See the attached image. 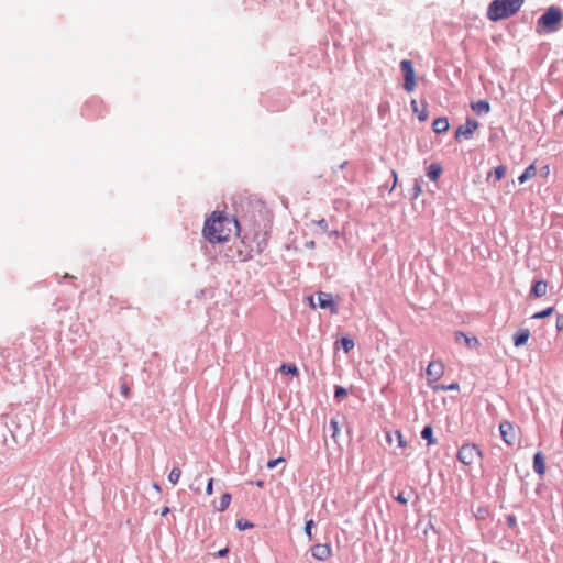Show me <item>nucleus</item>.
Returning a JSON list of instances; mask_svg holds the SVG:
<instances>
[{
  "label": "nucleus",
  "mask_w": 563,
  "mask_h": 563,
  "mask_svg": "<svg viewBox=\"0 0 563 563\" xmlns=\"http://www.w3.org/2000/svg\"><path fill=\"white\" fill-rule=\"evenodd\" d=\"M230 503H231V495H230V494H228V493H227V494H223V495L220 497V500H219V504H218V506H217V509H218L219 511H223V510H225V509L229 507Z\"/></svg>",
  "instance_id": "obj_24"
},
{
  "label": "nucleus",
  "mask_w": 563,
  "mask_h": 563,
  "mask_svg": "<svg viewBox=\"0 0 563 563\" xmlns=\"http://www.w3.org/2000/svg\"><path fill=\"white\" fill-rule=\"evenodd\" d=\"M120 390H121V394L123 397L125 398H129L130 397V387L128 386V384L123 383L120 387Z\"/></svg>",
  "instance_id": "obj_33"
},
{
  "label": "nucleus",
  "mask_w": 563,
  "mask_h": 563,
  "mask_svg": "<svg viewBox=\"0 0 563 563\" xmlns=\"http://www.w3.org/2000/svg\"><path fill=\"white\" fill-rule=\"evenodd\" d=\"M280 463H285V459L284 457H278V459H275V460H271V461L267 462V468L272 470V468L276 467Z\"/></svg>",
  "instance_id": "obj_30"
},
{
  "label": "nucleus",
  "mask_w": 563,
  "mask_h": 563,
  "mask_svg": "<svg viewBox=\"0 0 563 563\" xmlns=\"http://www.w3.org/2000/svg\"><path fill=\"white\" fill-rule=\"evenodd\" d=\"M386 440L389 444H393L394 441L397 442V445L401 449H405L407 446V442L405 441L404 435L399 430H396L394 432L388 431L386 433Z\"/></svg>",
  "instance_id": "obj_15"
},
{
  "label": "nucleus",
  "mask_w": 563,
  "mask_h": 563,
  "mask_svg": "<svg viewBox=\"0 0 563 563\" xmlns=\"http://www.w3.org/2000/svg\"><path fill=\"white\" fill-rule=\"evenodd\" d=\"M554 312V307H548L547 309L536 312L532 319H543L550 317Z\"/></svg>",
  "instance_id": "obj_27"
},
{
  "label": "nucleus",
  "mask_w": 563,
  "mask_h": 563,
  "mask_svg": "<svg viewBox=\"0 0 563 563\" xmlns=\"http://www.w3.org/2000/svg\"><path fill=\"white\" fill-rule=\"evenodd\" d=\"M191 489H192L195 493H200V488H199V487H196V488L191 487Z\"/></svg>",
  "instance_id": "obj_44"
},
{
  "label": "nucleus",
  "mask_w": 563,
  "mask_h": 563,
  "mask_svg": "<svg viewBox=\"0 0 563 563\" xmlns=\"http://www.w3.org/2000/svg\"><path fill=\"white\" fill-rule=\"evenodd\" d=\"M471 108L477 114H484V113H488L490 111V106H489L488 101H486V100H478V101L472 102Z\"/></svg>",
  "instance_id": "obj_18"
},
{
  "label": "nucleus",
  "mask_w": 563,
  "mask_h": 563,
  "mask_svg": "<svg viewBox=\"0 0 563 563\" xmlns=\"http://www.w3.org/2000/svg\"><path fill=\"white\" fill-rule=\"evenodd\" d=\"M411 108L412 111L418 115V119L420 121H426L428 119V110L426 103H422V107L420 109L418 101L413 99L411 100Z\"/></svg>",
  "instance_id": "obj_17"
},
{
  "label": "nucleus",
  "mask_w": 563,
  "mask_h": 563,
  "mask_svg": "<svg viewBox=\"0 0 563 563\" xmlns=\"http://www.w3.org/2000/svg\"><path fill=\"white\" fill-rule=\"evenodd\" d=\"M257 486H258V487H262V486H263V482H261V481H260V482H257Z\"/></svg>",
  "instance_id": "obj_46"
},
{
  "label": "nucleus",
  "mask_w": 563,
  "mask_h": 563,
  "mask_svg": "<svg viewBox=\"0 0 563 563\" xmlns=\"http://www.w3.org/2000/svg\"><path fill=\"white\" fill-rule=\"evenodd\" d=\"M203 236L211 243L225 242L233 232H239V222L222 212L214 211L203 225Z\"/></svg>",
  "instance_id": "obj_1"
},
{
  "label": "nucleus",
  "mask_w": 563,
  "mask_h": 563,
  "mask_svg": "<svg viewBox=\"0 0 563 563\" xmlns=\"http://www.w3.org/2000/svg\"><path fill=\"white\" fill-rule=\"evenodd\" d=\"M441 174H442L441 165L431 164L429 166L427 175L431 180L437 181L439 179V177L441 176Z\"/></svg>",
  "instance_id": "obj_21"
},
{
  "label": "nucleus",
  "mask_w": 563,
  "mask_h": 563,
  "mask_svg": "<svg viewBox=\"0 0 563 563\" xmlns=\"http://www.w3.org/2000/svg\"><path fill=\"white\" fill-rule=\"evenodd\" d=\"M313 525H314L313 520H309L306 522V526H305V532L307 533V536L309 537L310 540L312 539L311 529H312Z\"/></svg>",
  "instance_id": "obj_32"
},
{
  "label": "nucleus",
  "mask_w": 563,
  "mask_h": 563,
  "mask_svg": "<svg viewBox=\"0 0 563 563\" xmlns=\"http://www.w3.org/2000/svg\"><path fill=\"white\" fill-rule=\"evenodd\" d=\"M507 520H508V523H509L510 526H515V525H516V519H515V517L509 516V517L507 518Z\"/></svg>",
  "instance_id": "obj_40"
},
{
  "label": "nucleus",
  "mask_w": 563,
  "mask_h": 563,
  "mask_svg": "<svg viewBox=\"0 0 563 563\" xmlns=\"http://www.w3.org/2000/svg\"><path fill=\"white\" fill-rule=\"evenodd\" d=\"M444 364L441 361H432L427 367V376L429 386H435L434 384L443 376Z\"/></svg>",
  "instance_id": "obj_7"
},
{
  "label": "nucleus",
  "mask_w": 563,
  "mask_h": 563,
  "mask_svg": "<svg viewBox=\"0 0 563 563\" xmlns=\"http://www.w3.org/2000/svg\"><path fill=\"white\" fill-rule=\"evenodd\" d=\"M393 178H394V187H395L397 184V178H398L397 173L395 170H393Z\"/></svg>",
  "instance_id": "obj_42"
},
{
  "label": "nucleus",
  "mask_w": 563,
  "mask_h": 563,
  "mask_svg": "<svg viewBox=\"0 0 563 563\" xmlns=\"http://www.w3.org/2000/svg\"><path fill=\"white\" fill-rule=\"evenodd\" d=\"M556 329H558V331L563 330V316H559L556 318Z\"/></svg>",
  "instance_id": "obj_37"
},
{
  "label": "nucleus",
  "mask_w": 563,
  "mask_h": 563,
  "mask_svg": "<svg viewBox=\"0 0 563 563\" xmlns=\"http://www.w3.org/2000/svg\"><path fill=\"white\" fill-rule=\"evenodd\" d=\"M478 129V122L473 119H467L466 122L457 128L455 131V140H468L473 136L474 132Z\"/></svg>",
  "instance_id": "obj_6"
},
{
  "label": "nucleus",
  "mask_w": 563,
  "mask_h": 563,
  "mask_svg": "<svg viewBox=\"0 0 563 563\" xmlns=\"http://www.w3.org/2000/svg\"><path fill=\"white\" fill-rule=\"evenodd\" d=\"M525 0H494L487 9V18L490 21H499L516 14Z\"/></svg>",
  "instance_id": "obj_2"
},
{
  "label": "nucleus",
  "mask_w": 563,
  "mask_h": 563,
  "mask_svg": "<svg viewBox=\"0 0 563 563\" xmlns=\"http://www.w3.org/2000/svg\"><path fill=\"white\" fill-rule=\"evenodd\" d=\"M499 431L503 441L508 445H514L517 441V432L511 422L504 420L499 423Z\"/></svg>",
  "instance_id": "obj_8"
},
{
  "label": "nucleus",
  "mask_w": 563,
  "mask_h": 563,
  "mask_svg": "<svg viewBox=\"0 0 563 563\" xmlns=\"http://www.w3.org/2000/svg\"><path fill=\"white\" fill-rule=\"evenodd\" d=\"M507 168L505 165H499L495 167L493 170H490L487 175V179L494 178V181H499L503 179L506 175Z\"/></svg>",
  "instance_id": "obj_19"
},
{
  "label": "nucleus",
  "mask_w": 563,
  "mask_h": 563,
  "mask_svg": "<svg viewBox=\"0 0 563 563\" xmlns=\"http://www.w3.org/2000/svg\"><path fill=\"white\" fill-rule=\"evenodd\" d=\"M479 457H482V451L475 444H464L457 452V459L464 465H471Z\"/></svg>",
  "instance_id": "obj_4"
},
{
  "label": "nucleus",
  "mask_w": 563,
  "mask_h": 563,
  "mask_svg": "<svg viewBox=\"0 0 563 563\" xmlns=\"http://www.w3.org/2000/svg\"><path fill=\"white\" fill-rule=\"evenodd\" d=\"M562 20L561 10L551 7L538 20V25L543 26L548 31H554Z\"/></svg>",
  "instance_id": "obj_3"
},
{
  "label": "nucleus",
  "mask_w": 563,
  "mask_h": 563,
  "mask_svg": "<svg viewBox=\"0 0 563 563\" xmlns=\"http://www.w3.org/2000/svg\"><path fill=\"white\" fill-rule=\"evenodd\" d=\"M206 494L208 496L212 495L213 494V478H210L207 483V486H206Z\"/></svg>",
  "instance_id": "obj_35"
},
{
  "label": "nucleus",
  "mask_w": 563,
  "mask_h": 563,
  "mask_svg": "<svg viewBox=\"0 0 563 563\" xmlns=\"http://www.w3.org/2000/svg\"><path fill=\"white\" fill-rule=\"evenodd\" d=\"M454 340L455 342L464 341L465 345L470 349L477 347L479 345V341L475 336H467L462 331H456L454 333Z\"/></svg>",
  "instance_id": "obj_11"
},
{
  "label": "nucleus",
  "mask_w": 563,
  "mask_h": 563,
  "mask_svg": "<svg viewBox=\"0 0 563 563\" xmlns=\"http://www.w3.org/2000/svg\"><path fill=\"white\" fill-rule=\"evenodd\" d=\"M153 487H154L156 490H161V487H159V485H157V484H154V485H153Z\"/></svg>",
  "instance_id": "obj_45"
},
{
  "label": "nucleus",
  "mask_w": 563,
  "mask_h": 563,
  "mask_svg": "<svg viewBox=\"0 0 563 563\" xmlns=\"http://www.w3.org/2000/svg\"><path fill=\"white\" fill-rule=\"evenodd\" d=\"M542 173H543V176H548L550 174V167L549 165H545L543 168H542Z\"/></svg>",
  "instance_id": "obj_39"
},
{
  "label": "nucleus",
  "mask_w": 563,
  "mask_h": 563,
  "mask_svg": "<svg viewBox=\"0 0 563 563\" xmlns=\"http://www.w3.org/2000/svg\"><path fill=\"white\" fill-rule=\"evenodd\" d=\"M422 439L428 441V444L435 443V440L433 438V429L431 426H426L423 430L421 431Z\"/></svg>",
  "instance_id": "obj_23"
},
{
  "label": "nucleus",
  "mask_w": 563,
  "mask_h": 563,
  "mask_svg": "<svg viewBox=\"0 0 563 563\" xmlns=\"http://www.w3.org/2000/svg\"><path fill=\"white\" fill-rule=\"evenodd\" d=\"M329 428H330V432H331V438L336 441L338 439V434L340 433V420L338 417H334L330 420V424H329Z\"/></svg>",
  "instance_id": "obj_22"
},
{
  "label": "nucleus",
  "mask_w": 563,
  "mask_h": 563,
  "mask_svg": "<svg viewBox=\"0 0 563 563\" xmlns=\"http://www.w3.org/2000/svg\"><path fill=\"white\" fill-rule=\"evenodd\" d=\"M228 553H229V549H228V548H224V549L219 550V551L216 553V555H217V556L222 558V556H225Z\"/></svg>",
  "instance_id": "obj_38"
},
{
  "label": "nucleus",
  "mask_w": 563,
  "mask_h": 563,
  "mask_svg": "<svg viewBox=\"0 0 563 563\" xmlns=\"http://www.w3.org/2000/svg\"><path fill=\"white\" fill-rule=\"evenodd\" d=\"M432 389L434 391H439V390H443V391H448V390H459L460 389V386L457 383H453L451 385H437V386H432Z\"/></svg>",
  "instance_id": "obj_26"
},
{
  "label": "nucleus",
  "mask_w": 563,
  "mask_h": 563,
  "mask_svg": "<svg viewBox=\"0 0 563 563\" xmlns=\"http://www.w3.org/2000/svg\"><path fill=\"white\" fill-rule=\"evenodd\" d=\"M169 511H170V510H169V508L166 506V507H164V508L162 509L161 515H162V516H166Z\"/></svg>",
  "instance_id": "obj_41"
},
{
  "label": "nucleus",
  "mask_w": 563,
  "mask_h": 563,
  "mask_svg": "<svg viewBox=\"0 0 563 563\" xmlns=\"http://www.w3.org/2000/svg\"><path fill=\"white\" fill-rule=\"evenodd\" d=\"M324 222H325L324 220H321V221H320V227H323V223H324Z\"/></svg>",
  "instance_id": "obj_48"
},
{
  "label": "nucleus",
  "mask_w": 563,
  "mask_h": 563,
  "mask_svg": "<svg viewBox=\"0 0 563 563\" xmlns=\"http://www.w3.org/2000/svg\"><path fill=\"white\" fill-rule=\"evenodd\" d=\"M400 68L404 75V88L410 92L416 88V75L412 67V63L409 59H404L400 63Z\"/></svg>",
  "instance_id": "obj_5"
},
{
  "label": "nucleus",
  "mask_w": 563,
  "mask_h": 563,
  "mask_svg": "<svg viewBox=\"0 0 563 563\" xmlns=\"http://www.w3.org/2000/svg\"><path fill=\"white\" fill-rule=\"evenodd\" d=\"M308 299H309V303H310V306H311L312 308H314V307H316V305H314V302H313V297H312V296H310Z\"/></svg>",
  "instance_id": "obj_43"
},
{
  "label": "nucleus",
  "mask_w": 563,
  "mask_h": 563,
  "mask_svg": "<svg viewBox=\"0 0 563 563\" xmlns=\"http://www.w3.org/2000/svg\"><path fill=\"white\" fill-rule=\"evenodd\" d=\"M319 307L322 309H329L332 314L338 313V305L333 300L332 294L319 291L318 292Z\"/></svg>",
  "instance_id": "obj_9"
},
{
  "label": "nucleus",
  "mask_w": 563,
  "mask_h": 563,
  "mask_svg": "<svg viewBox=\"0 0 563 563\" xmlns=\"http://www.w3.org/2000/svg\"><path fill=\"white\" fill-rule=\"evenodd\" d=\"M324 222H325L324 220H321V221H320V227H323V223H324Z\"/></svg>",
  "instance_id": "obj_47"
},
{
  "label": "nucleus",
  "mask_w": 563,
  "mask_h": 563,
  "mask_svg": "<svg viewBox=\"0 0 563 563\" xmlns=\"http://www.w3.org/2000/svg\"><path fill=\"white\" fill-rule=\"evenodd\" d=\"M533 470L534 472L543 476L545 474V459L542 452H537L533 456Z\"/></svg>",
  "instance_id": "obj_14"
},
{
  "label": "nucleus",
  "mask_w": 563,
  "mask_h": 563,
  "mask_svg": "<svg viewBox=\"0 0 563 563\" xmlns=\"http://www.w3.org/2000/svg\"><path fill=\"white\" fill-rule=\"evenodd\" d=\"M311 553L317 560L324 561L331 555V548L328 544H316L312 547Z\"/></svg>",
  "instance_id": "obj_10"
},
{
  "label": "nucleus",
  "mask_w": 563,
  "mask_h": 563,
  "mask_svg": "<svg viewBox=\"0 0 563 563\" xmlns=\"http://www.w3.org/2000/svg\"><path fill=\"white\" fill-rule=\"evenodd\" d=\"M181 476V470L179 467H173L168 474V481L176 485Z\"/></svg>",
  "instance_id": "obj_25"
},
{
  "label": "nucleus",
  "mask_w": 563,
  "mask_h": 563,
  "mask_svg": "<svg viewBox=\"0 0 563 563\" xmlns=\"http://www.w3.org/2000/svg\"><path fill=\"white\" fill-rule=\"evenodd\" d=\"M279 371L286 374L298 375V368L295 364H283Z\"/></svg>",
  "instance_id": "obj_28"
},
{
  "label": "nucleus",
  "mask_w": 563,
  "mask_h": 563,
  "mask_svg": "<svg viewBox=\"0 0 563 563\" xmlns=\"http://www.w3.org/2000/svg\"><path fill=\"white\" fill-rule=\"evenodd\" d=\"M561 114H563V109H562V111H561Z\"/></svg>",
  "instance_id": "obj_49"
},
{
  "label": "nucleus",
  "mask_w": 563,
  "mask_h": 563,
  "mask_svg": "<svg viewBox=\"0 0 563 563\" xmlns=\"http://www.w3.org/2000/svg\"><path fill=\"white\" fill-rule=\"evenodd\" d=\"M537 175V167L536 164L529 165L525 172L519 176L518 180L520 184L526 183L529 179H532Z\"/></svg>",
  "instance_id": "obj_20"
},
{
  "label": "nucleus",
  "mask_w": 563,
  "mask_h": 563,
  "mask_svg": "<svg viewBox=\"0 0 563 563\" xmlns=\"http://www.w3.org/2000/svg\"><path fill=\"white\" fill-rule=\"evenodd\" d=\"M236 526H238V528H239L240 530H245V529H247V528L253 527V525H252V523H250V522H247V521H244V522H243L242 520H239V521H238V523H236Z\"/></svg>",
  "instance_id": "obj_36"
},
{
  "label": "nucleus",
  "mask_w": 563,
  "mask_h": 563,
  "mask_svg": "<svg viewBox=\"0 0 563 563\" xmlns=\"http://www.w3.org/2000/svg\"><path fill=\"white\" fill-rule=\"evenodd\" d=\"M529 338H530V330L529 329H520L512 336L514 345L516 347H520L528 342Z\"/></svg>",
  "instance_id": "obj_13"
},
{
  "label": "nucleus",
  "mask_w": 563,
  "mask_h": 563,
  "mask_svg": "<svg viewBox=\"0 0 563 563\" xmlns=\"http://www.w3.org/2000/svg\"><path fill=\"white\" fill-rule=\"evenodd\" d=\"M548 291V283L544 280H538L532 285L530 290V297L532 298H541L547 295Z\"/></svg>",
  "instance_id": "obj_12"
},
{
  "label": "nucleus",
  "mask_w": 563,
  "mask_h": 563,
  "mask_svg": "<svg viewBox=\"0 0 563 563\" xmlns=\"http://www.w3.org/2000/svg\"><path fill=\"white\" fill-rule=\"evenodd\" d=\"M450 124L446 118H437L432 123V129L435 133L441 134L449 130Z\"/></svg>",
  "instance_id": "obj_16"
},
{
  "label": "nucleus",
  "mask_w": 563,
  "mask_h": 563,
  "mask_svg": "<svg viewBox=\"0 0 563 563\" xmlns=\"http://www.w3.org/2000/svg\"><path fill=\"white\" fill-rule=\"evenodd\" d=\"M395 499H396L398 503L402 504V505H407V504H408V501H409V498H407V497L405 496V494H404V493H399V494L395 497Z\"/></svg>",
  "instance_id": "obj_34"
},
{
  "label": "nucleus",
  "mask_w": 563,
  "mask_h": 563,
  "mask_svg": "<svg viewBox=\"0 0 563 563\" xmlns=\"http://www.w3.org/2000/svg\"><path fill=\"white\" fill-rule=\"evenodd\" d=\"M341 345L345 353H349L354 347V341L349 338L341 339Z\"/></svg>",
  "instance_id": "obj_29"
},
{
  "label": "nucleus",
  "mask_w": 563,
  "mask_h": 563,
  "mask_svg": "<svg viewBox=\"0 0 563 563\" xmlns=\"http://www.w3.org/2000/svg\"><path fill=\"white\" fill-rule=\"evenodd\" d=\"M346 395H347V391L345 388L336 387L335 393H334L335 398L340 399L342 397H345Z\"/></svg>",
  "instance_id": "obj_31"
}]
</instances>
